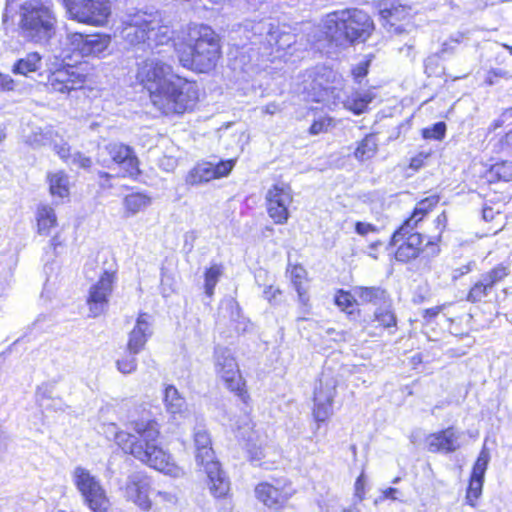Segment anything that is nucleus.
Instances as JSON below:
<instances>
[{
	"instance_id": "obj_38",
	"label": "nucleus",
	"mask_w": 512,
	"mask_h": 512,
	"mask_svg": "<svg viewBox=\"0 0 512 512\" xmlns=\"http://www.w3.org/2000/svg\"><path fill=\"white\" fill-rule=\"evenodd\" d=\"M358 299L354 296V292H348L344 290H339L335 295V304L342 310L349 314L352 313L354 305L357 303Z\"/></svg>"
},
{
	"instance_id": "obj_29",
	"label": "nucleus",
	"mask_w": 512,
	"mask_h": 512,
	"mask_svg": "<svg viewBox=\"0 0 512 512\" xmlns=\"http://www.w3.org/2000/svg\"><path fill=\"white\" fill-rule=\"evenodd\" d=\"M110 36L105 34H92L85 36L83 56H98L110 45Z\"/></svg>"
},
{
	"instance_id": "obj_11",
	"label": "nucleus",
	"mask_w": 512,
	"mask_h": 512,
	"mask_svg": "<svg viewBox=\"0 0 512 512\" xmlns=\"http://www.w3.org/2000/svg\"><path fill=\"white\" fill-rule=\"evenodd\" d=\"M215 370L223 379L227 388L234 392L243 402H247L248 394L244 390V382L240 375L238 363L230 349L216 347L214 351Z\"/></svg>"
},
{
	"instance_id": "obj_9",
	"label": "nucleus",
	"mask_w": 512,
	"mask_h": 512,
	"mask_svg": "<svg viewBox=\"0 0 512 512\" xmlns=\"http://www.w3.org/2000/svg\"><path fill=\"white\" fill-rule=\"evenodd\" d=\"M71 19L92 26H103L111 14L109 0H63Z\"/></svg>"
},
{
	"instance_id": "obj_39",
	"label": "nucleus",
	"mask_w": 512,
	"mask_h": 512,
	"mask_svg": "<svg viewBox=\"0 0 512 512\" xmlns=\"http://www.w3.org/2000/svg\"><path fill=\"white\" fill-rule=\"evenodd\" d=\"M490 461V454L486 447H483V449L480 451L478 458L473 466L471 477L472 478H478L483 479L488 467V463Z\"/></svg>"
},
{
	"instance_id": "obj_31",
	"label": "nucleus",
	"mask_w": 512,
	"mask_h": 512,
	"mask_svg": "<svg viewBox=\"0 0 512 512\" xmlns=\"http://www.w3.org/2000/svg\"><path fill=\"white\" fill-rule=\"evenodd\" d=\"M48 181L53 196L64 198L69 195V179L63 171L49 174Z\"/></svg>"
},
{
	"instance_id": "obj_59",
	"label": "nucleus",
	"mask_w": 512,
	"mask_h": 512,
	"mask_svg": "<svg viewBox=\"0 0 512 512\" xmlns=\"http://www.w3.org/2000/svg\"><path fill=\"white\" fill-rule=\"evenodd\" d=\"M54 149L56 153L60 156V158H62L63 160L67 161L68 158L71 159L72 155L69 154L70 147L67 144L55 145Z\"/></svg>"
},
{
	"instance_id": "obj_3",
	"label": "nucleus",
	"mask_w": 512,
	"mask_h": 512,
	"mask_svg": "<svg viewBox=\"0 0 512 512\" xmlns=\"http://www.w3.org/2000/svg\"><path fill=\"white\" fill-rule=\"evenodd\" d=\"M136 78L150 96H190L199 92L196 82L174 74L172 67L155 55L138 63Z\"/></svg>"
},
{
	"instance_id": "obj_19",
	"label": "nucleus",
	"mask_w": 512,
	"mask_h": 512,
	"mask_svg": "<svg viewBox=\"0 0 512 512\" xmlns=\"http://www.w3.org/2000/svg\"><path fill=\"white\" fill-rule=\"evenodd\" d=\"M509 275L508 267L499 264L490 271L481 275L480 279L471 287L467 294V301L477 303L487 297L493 287Z\"/></svg>"
},
{
	"instance_id": "obj_40",
	"label": "nucleus",
	"mask_w": 512,
	"mask_h": 512,
	"mask_svg": "<svg viewBox=\"0 0 512 512\" xmlns=\"http://www.w3.org/2000/svg\"><path fill=\"white\" fill-rule=\"evenodd\" d=\"M138 353H132L127 350V353L120 359L116 361V366L119 372L122 374H131L136 371L137 368V359L136 355Z\"/></svg>"
},
{
	"instance_id": "obj_4",
	"label": "nucleus",
	"mask_w": 512,
	"mask_h": 512,
	"mask_svg": "<svg viewBox=\"0 0 512 512\" xmlns=\"http://www.w3.org/2000/svg\"><path fill=\"white\" fill-rule=\"evenodd\" d=\"M374 29L370 16L357 8L335 11L324 20V30L337 45H346L356 40H366Z\"/></svg>"
},
{
	"instance_id": "obj_55",
	"label": "nucleus",
	"mask_w": 512,
	"mask_h": 512,
	"mask_svg": "<svg viewBox=\"0 0 512 512\" xmlns=\"http://www.w3.org/2000/svg\"><path fill=\"white\" fill-rule=\"evenodd\" d=\"M428 158V154L419 153L412 157L410 160L409 167L415 171L419 170L424 166L425 160Z\"/></svg>"
},
{
	"instance_id": "obj_28",
	"label": "nucleus",
	"mask_w": 512,
	"mask_h": 512,
	"mask_svg": "<svg viewBox=\"0 0 512 512\" xmlns=\"http://www.w3.org/2000/svg\"><path fill=\"white\" fill-rule=\"evenodd\" d=\"M151 204V198L144 193L136 192L131 193L123 199V206L125 216H134L137 213L145 210Z\"/></svg>"
},
{
	"instance_id": "obj_63",
	"label": "nucleus",
	"mask_w": 512,
	"mask_h": 512,
	"mask_svg": "<svg viewBox=\"0 0 512 512\" xmlns=\"http://www.w3.org/2000/svg\"><path fill=\"white\" fill-rule=\"evenodd\" d=\"M278 110V107L274 103H270L265 107V112L268 114H274Z\"/></svg>"
},
{
	"instance_id": "obj_18",
	"label": "nucleus",
	"mask_w": 512,
	"mask_h": 512,
	"mask_svg": "<svg viewBox=\"0 0 512 512\" xmlns=\"http://www.w3.org/2000/svg\"><path fill=\"white\" fill-rule=\"evenodd\" d=\"M295 490L290 483L277 482L272 485L267 482L260 483L255 488V494L265 506L278 509L283 506L294 494Z\"/></svg>"
},
{
	"instance_id": "obj_2",
	"label": "nucleus",
	"mask_w": 512,
	"mask_h": 512,
	"mask_svg": "<svg viewBox=\"0 0 512 512\" xmlns=\"http://www.w3.org/2000/svg\"><path fill=\"white\" fill-rule=\"evenodd\" d=\"M179 63L187 69L206 73L211 71L220 57L217 34L203 24H193L174 43Z\"/></svg>"
},
{
	"instance_id": "obj_10",
	"label": "nucleus",
	"mask_w": 512,
	"mask_h": 512,
	"mask_svg": "<svg viewBox=\"0 0 512 512\" xmlns=\"http://www.w3.org/2000/svg\"><path fill=\"white\" fill-rule=\"evenodd\" d=\"M73 481L93 512H108L109 500L105 490L90 471L81 466L76 467L73 472Z\"/></svg>"
},
{
	"instance_id": "obj_57",
	"label": "nucleus",
	"mask_w": 512,
	"mask_h": 512,
	"mask_svg": "<svg viewBox=\"0 0 512 512\" xmlns=\"http://www.w3.org/2000/svg\"><path fill=\"white\" fill-rule=\"evenodd\" d=\"M364 485L365 477L364 473H361L355 482V496H357L360 501L364 498Z\"/></svg>"
},
{
	"instance_id": "obj_44",
	"label": "nucleus",
	"mask_w": 512,
	"mask_h": 512,
	"mask_svg": "<svg viewBox=\"0 0 512 512\" xmlns=\"http://www.w3.org/2000/svg\"><path fill=\"white\" fill-rule=\"evenodd\" d=\"M446 124L444 122H437L431 127L423 129L422 136L425 139L442 140L445 137Z\"/></svg>"
},
{
	"instance_id": "obj_37",
	"label": "nucleus",
	"mask_w": 512,
	"mask_h": 512,
	"mask_svg": "<svg viewBox=\"0 0 512 512\" xmlns=\"http://www.w3.org/2000/svg\"><path fill=\"white\" fill-rule=\"evenodd\" d=\"M172 34L173 32L171 28L167 25H163L161 17L159 16V24L151 34V39L148 40V45L151 46L152 43L156 46L167 44L172 39Z\"/></svg>"
},
{
	"instance_id": "obj_8",
	"label": "nucleus",
	"mask_w": 512,
	"mask_h": 512,
	"mask_svg": "<svg viewBox=\"0 0 512 512\" xmlns=\"http://www.w3.org/2000/svg\"><path fill=\"white\" fill-rule=\"evenodd\" d=\"M159 24V14L153 11L135 10L121 20V38L132 46L145 44Z\"/></svg>"
},
{
	"instance_id": "obj_42",
	"label": "nucleus",
	"mask_w": 512,
	"mask_h": 512,
	"mask_svg": "<svg viewBox=\"0 0 512 512\" xmlns=\"http://www.w3.org/2000/svg\"><path fill=\"white\" fill-rule=\"evenodd\" d=\"M483 482H484L483 479L470 477L467 494H466V500L469 505L475 506V501L482 494Z\"/></svg>"
},
{
	"instance_id": "obj_23",
	"label": "nucleus",
	"mask_w": 512,
	"mask_h": 512,
	"mask_svg": "<svg viewBox=\"0 0 512 512\" xmlns=\"http://www.w3.org/2000/svg\"><path fill=\"white\" fill-rule=\"evenodd\" d=\"M151 317L147 313L138 316L136 324L129 334L127 350L132 353H139L143 350L146 342L152 335Z\"/></svg>"
},
{
	"instance_id": "obj_45",
	"label": "nucleus",
	"mask_w": 512,
	"mask_h": 512,
	"mask_svg": "<svg viewBox=\"0 0 512 512\" xmlns=\"http://www.w3.org/2000/svg\"><path fill=\"white\" fill-rule=\"evenodd\" d=\"M85 36L81 33H70L67 35V45L74 52H78L81 56H83L84 52V44H85Z\"/></svg>"
},
{
	"instance_id": "obj_43",
	"label": "nucleus",
	"mask_w": 512,
	"mask_h": 512,
	"mask_svg": "<svg viewBox=\"0 0 512 512\" xmlns=\"http://www.w3.org/2000/svg\"><path fill=\"white\" fill-rule=\"evenodd\" d=\"M372 98H345L343 105L346 109L352 111L354 114H362Z\"/></svg>"
},
{
	"instance_id": "obj_20",
	"label": "nucleus",
	"mask_w": 512,
	"mask_h": 512,
	"mask_svg": "<svg viewBox=\"0 0 512 512\" xmlns=\"http://www.w3.org/2000/svg\"><path fill=\"white\" fill-rule=\"evenodd\" d=\"M461 433L453 427H449L437 433L428 435L425 443L429 452L452 453L461 447Z\"/></svg>"
},
{
	"instance_id": "obj_48",
	"label": "nucleus",
	"mask_w": 512,
	"mask_h": 512,
	"mask_svg": "<svg viewBox=\"0 0 512 512\" xmlns=\"http://www.w3.org/2000/svg\"><path fill=\"white\" fill-rule=\"evenodd\" d=\"M282 292L280 289L275 288L273 285L269 284L264 287L263 297L271 304V305H279L280 298Z\"/></svg>"
},
{
	"instance_id": "obj_53",
	"label": "nucleus",
	"mask_w": 512,
	"mask_h": 512,
	"mask_svg": "<svg viewBox=\"0 0 512 512\" xmlns=\"http://www.w3.org/2000/svg\"><path fill=\"white\" fill-rule=\"evenodd\" d=\"M71 162L73 164L78 165L81 168H89L92 164V161L89 157L77 152L71 156Z\"/></svg>"
},
{
	"instance_id": "obj_30",
	"label": "nucleus",
	"mask_w": 512,
	"mask_h": 512,
	"mask_svg": "<svg viewBox=\"0 0 512 512\" xmlns=\"http://www.w3.org/2000/svg\"><path fill=\"white\" fill-rule=\"evenodd\" d=\"M439 200L440 197L438 195H431L419 201L412 215L404 222H411V226L417 227V224L438 204Z\"/></svg>"
},
{
	"instance_id": "obj_27",
	"label": "nucleus",
	"mask_w": 512,
	"mask_h": 512,
	"mask_svg": "<svg viewBox=\"0 0 512 512\" xmlns=\"http://www.w3.org/2000/svg\"><path fill=\"white\" fill-rule=\"evenodd\" d=\"M380 15L391 25H394L395 21H401L407 18L409 9L395 0H385L380 4Z\"/></svg>"
},
{
	"instance_id": "obj_22",
	"label": "nucleus",
	"mask_w": 512,
	"mask_h": 512,
	"mask_svg": "<svg viewBox=\"0 0 512 512\" xmlns=\"http://www.w3.org/2000/svg\"><path fill=\"white\" fill-rule=\"evenodd\" d=\"M148 490L149 482L141 473H135L129 476L125 488V495L128 500H131L143 510H148L151 507Z\"/></svg>"
},
{
	"instance_id": "obj_56",
	"label": "nucleus",
	"mask_w": 512,
	"mask_h": 512,
	"mask_svg": "<svg viewBox=\"0 0 512 512\" xmlns=\"http://www.w3.org/2000/svg\"><path fill=\"white\" fill-rule=\"evenodd\" d=\"M14 88L13 79L8 76L0 73V92H9Z\"/></svg>"
},
{
	"instance_id": "obj_34",
	"label": "nucleus",
	"mask_w": 512,
	"mask_h": 512,
	"mask_svg": "<svg viewBox=\"0 0 512 512\" xmlns=\"http://www.w3.org/2000/svg\"><path fill=\"white\" fill-rule=\"evenodd\" d=\"M374 320L377 321L380 326L386 329L396 326L397 318L393 311L392 300H390L387 306L384 304L375 309Z\"/></svg>"
},
{
	"instance_id": "obj_16",
	"label": "nucleus",
	"mask_w": 512,
	"mask_h": 512,
	"mask_svg": "<svg viewBox=\"0 0 512 512\" xmlns=\"http://www.w3.org/2000/svg\"><path fill=\"white\" fill-rule=\"evenodd\" d=\"M293 201L291 188L276 184L266 194L267 212L275 224H285L289 219V206Z\"/></svg>"
},
{
	"instance_id": "obj_25",
	"label": "nucleus",
	"mask_w": 512,
	"mask_h": 512,
	"mask_svg": "<svg viewBox=\"0 0 512 512\" xmlns=\"http://www.w3.org/2000/svg\"><path fill=\"white\" fill-rule=\"evenodd\" d=\"M153 105L157 107L163 114H183L188 110H192L196 105L198 98H151Z\"/></svg>"
},
{
	"instance_id": "obj_64",
	"label": "nucleus",
	"mask_w": 512,
	"mask_h": 512,
	"mask_svg": "<svg viewBox=\"0 0 512 512\" xmlns=\"http://www.w3.org/2000/svg\"><path fill=\"white\" fill-rule=\"evenodd\" d=\"M252 30L254 34H262L264 27L261 23H258L257 25L252 26Z\"/></svg>"
},
{
	"instance_id": "obj_6",
	"label": "nucleus",
	"mask_w": 512,
	"mask_h": 512,
	"mask_svg": "<svg viewBox=\"0 0 512 512\" xmlns=\"http://www.w3.org/2000/svg\"><path fill=\"white\" fill-rule=\"evenodd\" d=\"M195 460L207 475V485L216 498L225 497L230 491V480L215 458L210 435L204 429L194 432Z\"/></svg>"
},
{
	"instance_id": "obj_26",
	"label": "nucleus",
	"mask_w": 512,
	"mask_h": 512,
	"mask_svg": "<svg viewBox=\"0 0 512 512\" xmlns=\"http://www.w3.org/2000/svg\"><path fill=\"white\" fill-rule=\"evenodd\" d=\"M164 403L168 413H170L174 419L187 418L190 412L187 407V403L184 397H182L178 390L173 386L169 385L165 388Z\"/></svg>"
},
{
	"instance_id": "obj_41",
	"label": "nucleus",
	"mask_w": 512,
	"mask_h": 512,
	"mask_svg": "<svg viewBox=\"0 0 512 512\" xmlns=\"http://www.w3.org/2000/svg\"><path fill=\"white\" fill-rule=\"evenodd\" d=\"M490 173L498 180L509 181L512 178V161H501L491 166Z\"/></svg>"
},
{
	"instance_id": "obj_33",
	"label": "nucleus",
	"mask_w": 512,
	"mask_h": 512,
	"mask_svg": "<svg viewBox=\"0 0 512 512\" xmlns=\"http://www.w3.org/2000/svg\"><path fill=\"white\" fill-rule=\"evenodd\" d=\"M56 215L53 208L41 206L37 211L38 231L40 234L47 235L50 229L56 225Z\"/></svg>"
},
{
	"instance_id": "obj_60",
	"label": "nucleus",
	"mask_w": 512,
	"mask_h": 512,
	"mask_svg": "<svg viewBox=\"0 0 512 512\" xmlns=\"http://www.w3.org/2000/svg\"><path fill=\"white\" fill-rule=\"evenodd\" d=\"M435 222H436L437 229L439 230V234L437 236H439L441 238V234L445 230L446 225H447L446 212H442L441 214H439L437 216Z\"/></svg>"
},
{
	"instance_id": "obj_24",
	"label": "nucleus",
	"mask_w": 512,
	"mask_h": 512,
	"mask_svg": "<svg viewBox=\"0 0 512 512\" xmlns=\"http://www.w3.org/2000/svg\"><path fill=\"white\" fill-rule=\"evenodd\" d=\"M352 291L359 304L363 305L372 304L377 308L384 304L387 306L391 300L389 293L380 286H355Z\"/></svg>"
},
{
	"instance_id": "obj_61",
	"label": "nucleus",
	"mask_w": 512,
	"mask_h": 512,
	"mask_svg": "<svg viewBox=\"0 0 512 512\" xmlns=\"http://www.w3.org/2000/svg\"><path fill=\"white\" fill-rule=\"evenodd\" d=\"M483 218L486 221H490L493 219V209L492 208H484L483 209Z\"/></svg>"
},
{
	"instance_id": "obj_14",
	"label": "nucleus",
	"mask_w": 512,
	"mask_h": 512,
	"mask_svg": "<svg viewBox=\"0 0 512 512\" xmlns=\"http://www.w3.org/2000/svg\"><path fill=\"white\" fill-rule=\"evenodd\" d=\"M114 282L115 273L103 270L99 280L90 287L87 298L90 317L96 318L107 310Z\"/></svg>"
},
{
	"instance_id": "obj_46",
	"label": "nucleus",
	"mask_w": 512,
	"mask_h": 512,
	"mask_svg": "<svg viewBox=\"0 0 512 512\" xmlns=\"http://www.w3.org/2000/svg\"><path fill=\"white\" fill-rule=\"evenodd\" d=\"M512 150V130L500 137L494 144L493 151L497 153L509 152Z\"/></svg>"
},
{
	"instance_id": "obj_32",
	"label": "nucleus",
	"mask_w": 512,
	"mask_h": 512,
	"mask_svg": "<svg viewBox=\"0 0 512 512\" xmlns=\"http://www.w3.org/2000/svg\"><path fill=\"white\" fill-rule=\"evenodd\" d=\"M41 64V56L36 53H29L24 58L19 59L13 66L12 71L15 74L28 75L30 72H35L39 69Z\"/></svg>"
},
{
	"instance_id": "obj_17",
	"label": "nucleus",
	"mask_w": 512,
	"mask_h": 512,
	"mask_svg": "<svg viewBox=\"0 0 512 512\" xmlns=\"http://www.w3.org/2000/svg\"><path fill=\"white\" fill-rule=\"evenodd\" d=\"M235 166V160L229 159L220 161L217 164L212 162L197 163L187 174L186 183L192 186L207 183L213 179L226 177Z\"/></svg>"
},
{
	"instance_id": "obj_62",
	"label": "nucleus",
	"mask_w": 512,
	"mask_h": 512,
	"mask_svg": "<svg viewBox=\"0 0 512 512\" xmlns=\"http://www.w3.org/2000/svg\"><path fill=\"white\" fill-rule=\"evenodd\" d=\"M47 319H48L47 315H39V316L37 317V319L34 321L33 326H34V327L42 328L40 324H41L42 322L46 321Z\"/></svg>"
},
{
	"instance_id": "obj_52",
	"label": "nucleus",
	"mask_w": 512,
	"mask_h": 512,
	"mask_svg": "<svg viewBox=\"0 0 512 512\" xmlns=\"http://www.w3.org/2000/svg\"><path fill=\"white\" fill-rule=\"evenodd\" d=\"M440 70L439 60L437 57H429L425 62V72L431 75H438Z\"/></svg>"
},
{
	"instance_id": "obj_13",
	"label": "nucleus",
	"mask_w": 512,
	"mask_h": 512,
	"mask_svg": "<svg viewBox=\"0 0 512 512\" xmlns=\"http://www.w3.org/2000/svg\"><path fill=\"white\" fill-rule=\"evenodd\" d=\"M337 381L330 375L322 373L314 390V419L325 422L333 414V400L336 395Z\"/></svg>"
},
{
	"instance_id": "obj_36",
	"label": "nucleus",
	"mask_w": 512,
	"mask_h": 512,
	"mask_svg": "<svg viewBox=\"0 0 512 512\" xmlns=\"http://www.w3.org/2000/svg\"><path fill=\"white\" fill-rule=\"evenodd\" d=\"M223 274V266L221 264H213L205 272V294L211 297L214 293V288L217 285L220 277Z\"/></svg>"
},
{
	"instance_id": "obj_54",
	"label": "nucleus",
	"mask_w": 512,
	"mask_h": 512,
	"mask_svg": "<svg viewBox=\"0 0 512 512\" xmlns=\"http://www.w3.org/2000/svg\"><path fill=\"white\" fill-rule=\"evenodd\" d=\"M355 231L362 236H366L371 232H376L377 229L374 225L366 222H356Z\"/></svg>"
},
{
	"instance_id": "obj_1",
	"label": "nucleus",
	"mask_w": 512,
	"mask_h": 512,
	"mask_svg": "<svg viewBox=\"0 0 512 512\" xmlns=\"http://www.w3.org/2000/svg\"><path fill=\"white\" fill-rule=\"evenodd\" d=\"M126 428L127 431L115 434L116 443L125 453L172 477L181 475L182 470L172 456L160 446V427L154 419L142 417L131 420Z\"/></svg>"
},
{
	"instance_id": "obj_35",
	"label": "nucleus",
	"mask_w": 512,
	"mask_h": 512,
	"mask_svg": "<svg viewBox=\"0 0 512 512\" xmlns=\"http://www.w3.org/2000/svg\"><path fill=\"white\" fill-rule=\"evenodd\" d=\"M377 150L376 139L373 135H367L362 139L354 152V156L359 161H365L372 158Z\"/></svg>"
},
{
	"instance_id": "obj_5",
	"label": "nucleus",
	"mask_w": 512,
	"mask_h": 512,
	"mask_svg": "<svg viewBox=\"0 0 512 512\" xmlns=\"http://www.w3.org/2000/svg\"><path fill=\"white\" fill-rule=\"evenodd\" d=\"M57 18L49 1L27 0L20 5L19 28L35 43H46L55 34Z\"/></svg>"
},
{
	"instance_id": "obj_7",
	"label": "nucleus",
	"mask_w": 512,
	"mask_h": 512,
	"mask_svg": "<svg viewBox=\"0 0 512 512\" xmlns=\"http://www.w3.org/2000/svg\"><path fill=\"white\" fill-rule=\"evenodd\" d=\"M411 222H404L393 234L391 244L397 247L395 258L400 262H409L416 259L421 252L427 256L435 257L440 253V237L433 236L422 247L423 236L415 231Z\"/></svg>"
},
{
	"instance_id": "obj_21",
	"label": "nucleus",
	"mask_w": 512,
	"mask_h": 512,
	"mask_svg": "<svg viewBox=\"0 0 512 512\" xmlns=\"http://www.w3.org/2000/svg\"><path fill=\"white\" fill-rule=\"evenodd\" d=\"M84 81L79 75L68 69H59L48 78L50 93H70L83 88Z\"/></svg>"
},
{
	"instance_id": "obj_51",
	"label": "nucleus",
	"mask_w": 512,
	"mask_h": 512,
	"mask_svg": "<svg viewBox=\"0 0 512 512\" xmlns=\"http://www.w3.org/2000/svg\"><path fill=\"white\" fill-rule=\"evenodd\" d=\"M475 266V261H469L461 267L455 268L452 270L451 278L453 281H457L462 276L470 273Z\"/></svg>"
},
{
	"instance_id": "obj_15",
	"label": "nucleus",
	"mask_w": 512,
	"mask_h": 512,
	"mask_svg": "<svg viewBox=\"0 0 512 512\" xmlns=\"http://www.w3.org/2000/svg\"><path fill=\"white\" fill-rule=\"evenodd\" d=\"M341 76L328 67H317L304 75L302 93L318 95L321 93H334L341 85Z\"/></svg>"
},
{
	"instance_id": "obj_47",
	"label": "nucleus",
	"mask_w": 512,
	"mask_h": 512,
	"mask_svg": "<svg viewBox=\"0 0 512 512\" xmlns=\"http://www.w3.org/2000/svg\"><path fill=\"white\" fill-rule=\"evenodd\" d=\"M332 124V119L329 117H322L313 122L309 128L311 135H318L320 133L327 132Z\"/></svg>"
},
{
	"instance_id": "obj_58",
	"label": "nucleus",
	"mask_w": 512,
	"mask_h": 512,
	"mask_svg": "<svg viewBox=\"0 0 512 512\" xmlns=\"http://www.w3.org/2000/svg\"><path fill=\"white\" fill-rule=\"evenodd\" d=\"M398 493V489L389 487L382 491V495L376 500V503L380 501H384L385 499L396 500V494Z\"/></svg>"
},
{
	"instance_id": "obj_50",
	"label": "nucleus",
	"mask_w": 512,
	"mask_h": 512,
	"mask_svg": "<svg viewBox=\"0 0 512 512\" xmlns=\"http://www.w3.org/2000/svg\"><path fill=\"white\" fill-rule=\"evenodd\" d=\"M512 118V107L503 111V113L495 119L488 127V132H494L502 127L506 121Z\"/></svg>"
},
{
	"instance_id": "obj_12",
	"label": "nucleus",
	"mask_w": 512,
	"mask_h": 512,
	"mask_svg": "<svg viewBox=\"0 0 512 512\" xmlns=\"http://www.w3.org/2000/svg\"><path fill=\"white\" fill-rule=\"evenodd\" d=\"M98 162L106 167H110L112 163L118 164L124 170L123 177H136L140 172L133 150L121 143H110L99 148Z\"/></svg>"
},
{
	"instance_id": "obj_49",
	"label": "nucleus",
	"mask_w": 512,
	"mask_h": 512,
	"mask_svg": "<svg viewBox=\"0 0 512 512\" xmlns=\"http://www.w3.org/2000/svg\"><path fill=\"white\" fill-rule=\"evenodd\" d=\"M370 65V60H362L360 61L353 69L352 75L355 81L361 82V79L364 78L368 73V67Z\"/></svg>"
}]
</instances>
